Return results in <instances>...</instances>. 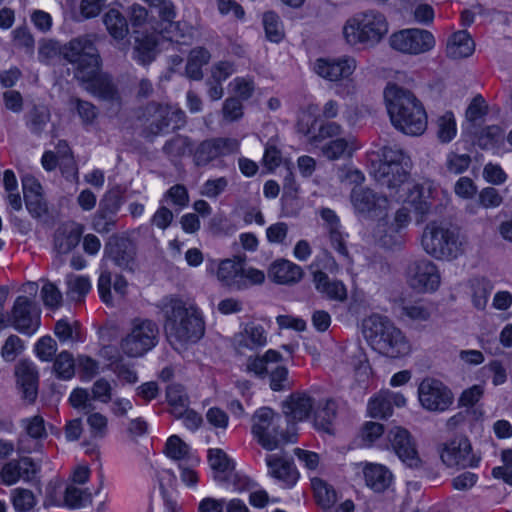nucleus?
<instances>
[{"mask_svg":"<svg viewBox=\"0 0 512 512\" xmlns=\"http://www.w3.org/2000/svg\"><path fill=\"white\" fill-rule=\"evenodd\" d=\"M316 400L307 393H295L283 403L289 421L311 420Z\"/></svg>","mask_w":512,"mask_h":512,"instance_id":"393cba45","label":"nucleus"},{"mask_svg":"<svg viewBox=\"0 0 512 512\" xmlns=\"http://www.w3.org/2000/svg\"><path fill=\"white\" fill-rule=\"evenodd\" d=\"M281 416L269 407H261L255 411L251 419V433L257 443L268 451L294 442L280 431Z\"/></svg>","mask_w":512,"mask_h":512,"instance_id":"9d476101","label":"nucleus"},{"mask_svg":"<svg viewBox=\"0 0 512 512\" xmlns=\"http://www.w3.org/2000/svg\"><path fill=\"white\" fill-rule=\"evenodd\" d=\"M22 188L26 207L33 217H40L46 210L42 199V186L39 180L31 175L25 174L21 178Z\"/></svg>","mask_w":512,"mask_h":512,"instance_id":"a878e982","label":"nucleus"},{"mask_svg":"<svg viewBox=\"0 0 512 512\" xmlns=\"http://www.w3.org/2000/svg\"><path fill=\"white\" fill-rule=\"evenodd\" d=\"M10 317V326L22 334L33 335L40 326V311L27 296L16 298Z\"/></svg>","mask_w":512,"mask_h":512,"instance_id":"a211bd4d","label":"nucleus"},{"mask_svg":"<svg viewBox=\"0 0 512 512\" xmlns=\"http://www.w3.org/2000/svg\"><path fill=\"white\" fill-rule=\"evenodd\" d=\"M60 53L75 65V77L85 90L105 100L116 98L117 91L110 76L100 70V55L90 36L72 39L63 48L52 40L43 42L39 47V59L42 62H48Z\"/></svg>","mask_w":512,"mask_h":512,"instance_id":"f03ea898","label":"nucleus"},{"mask_svg":"<svg viewBox=\"0 0 512 512\" xmlns=\"http://www.w3.org/2000/svg\"><path fill=\"white\" fill-rule=\"evenodd\" d=\"M313 283L315 289L325 298L343 302L347 299V288L340 280H332L323 271H315L313 273Z\"/></svg>","mask_w":512,"mask_h":512,"instance_id":"cd10ccee","label":"nucleus"},{"mask_svg":"<svg viewBox=\"0 0 512 512\" xmlns=\"http://www.w3.org/2000/svg\"><path fill=\"white\" fill-rule=\"evenodd\" d=\"M366 485L375 492L388 489L393 481L391 471L384 465L372 462L360 463Z\"/></svg>","mask_w":512,"mask_h":512,"instance_id":"bb28decb","label":"nucleus"},{"mask_svg":"<svg viewBox=\"0 0 512 512\" xmlns=\"http://www.w3.org/2000/svg\"><path fill=\"white\" fill-rule=\"evenodd\" d=\"M159 328L149 319H134L120 342L121 351L128 357H141L158 342Z\"/></svg>","mask_w":512,"mask_h":512,"instance_id":"9b49d317","label":"nucleus"},{"mask_svg":"<svg viewBox=\"0 0 512 512\" xmlns=\"http://www.w3.org/2000/svg\"><path fill=\"white\" fill-rule=\"evenodd\" d=\"M228 89L232 97L247 101L253 97L256 90L254 77L250 75L237 76L229 82Z\"/></svg>","mask_w":512,"mask_h":512,"instance_id":"a18cd8bd","label":"nucleus"},{"mask_svg":"<svg viewBox=\"0 0 512 512\" xmlns=\"http://www.w3.org/2000/svg\"><path fill=\"white\" fill-rule=\"evenodd\" d=\"M54 369L57 375L64 379H71L74 375L75 362L72 354L67 351L61 352L55 359Z\"/></svg>","mask_w":512,"mask_h":512,"instance_id":"052dcab7","label":"nucleus"},{"mask_svg":"<svg viewBox=\"0 0 512 512\" xmlns=\"http://www.w3.org/2000/svg\"><path fill=\"white\" fill-rule=\"evenodd\" d=\"M362 333L371 348L386 357L402 358L412 351L406 335L386 316L372 314L365 318Z\"/></svg>","mask_w":512,"mask_h":512,"instance_id":"20e7f679","label":"nucleus"},{"mask_svg":"<svg viewBox=\"0 0 512 512\" xmlns=\"http://www.w3.org/2000/svg\"><path fill=\"white\" fill-rule=\"evenodd\" d=\"M406 405L404 394L385 389L370 398L367 411L372 418H387L392 415L394 407L402 408Z\"/></svg>","mask_w":512,"mask_h":512,"instance_id":"5701e85b","label":"nucleus"},{"mask_svg":"<svg viewBox=\"0 0 512 512\" xmlns=\"http://www.w3.org/2000/svg\"><path fill=\"white\" fill-rule=\"evenodd\" d=\"M348 234L342 231V228L334 229L329 232L331 246L339 255V261L342 266L349 270L352 266V258L347 248Z\"/></svg>","mask_w":512,"mask_h":512,"instance_id":"49530a36","label":"nucleus"},{"mask_svg":"<svg viewBox=\"0 0 512 512\" xmlns=\"http://www.w3.org/2000/svg\"><path fill=\"white\" fill-rule=\"evenodd\" d=\"M471 163V157L468 154H459L449 152L446 157L447 170L453 174H461L465 172Z\"/></svg>","mask_w":512,"mask_h":512,"instance_id":"774afa93","label":"nucleus"},{"mask_svg":"<svg viewBox=\"0 0 512 512\" xmlns=\"http://www.w3.org/2000/svg\"><path fill=\"white\" fill-rule=\"evenodd\" d=\"M130 22L136 34L132 57L141 65L150 64L158 53V35L152 31L154 21L148 18L144 7L135 4L130 10Z\"/></svg>","mask_w":512,"mask_h":512,"instance_id":"1a4fd4ad","label":"nucleus"},{"mask_svg":"<svg viewBox=\"0 0 512 512\" xmlns=\"http://www.w3.org/2000/svg\"><path fill=\"white\" fill-rule=\"evenodd\" d=\"M236 72V64L229 60L215 62L210 68V78L223 83Z\"/></svg>","mask_w":512,"mask_h":512,"instance_id":"69168bd1","label":"nucleus"},{"mask_svg":"<svg viewBox=\"0 0 512 512\" xmlns=\"http://www.w3.org/2000/svg\"><path fill=\"white\" fill-rule=\"evenodd\" d=\"M238 98L229 96L222 105V116L227 122H236L244 116V105Z\"/></svg>","mask_w":512,"mask_h":512,"instance_id":"bf43d9fd","label":"nucleus"},{"mask_svg":"<svg viewBox=\"0 0 512 512\" xmlns=\"http://www.w3.org/2000/svg\"><path fill=\"white\" fill-rule=\"evenodd\" d=\"M195 28L184 21H175L162 34V38L180 43H188L194 38Z\"/></svg>","mask_w":512,"mask_h":512,"instance_id":"09e8293b","label":"nucleus"},{"mask_svg":"<svg viewBox=\"0 0 512 512\" xmlns=\"http://www.w3.org/2000/svg\"><path fill=\"white\" fill-rule=\"evenodd\" d=\"M184 112L171 105L149 103L142 117L149 124L152 134H159L169 129H178L184 123Z\"/></svg>","mask_w":512,"mask_h":512,"instance_id":"2eb2a0df","label":"nucleus"},{"mask_svg":"<svg viewBox=\"0 0 512 512\" xmlns=\"http://www.w3.org/2000/svg\"><path fill=\"white\" fill-rule=\"evenodd\" d=\"M342 133V127L336 122H324L319 126L318 132L310 138L311 144H317L325 139L338 138Z\"/></svg>","mask_w":512,"mask_h":512,"instance_id":"338daca9","label":"nucleus"},{"mask_svg":"<svg viewBox=\"0 0 512 512\" xmlns=\"http://www.w3.org/2000/svg\"><path fill=\"white\" fill-rule=\"evenodd\" d=\"M480 147L491 150L494 154H503L507 150L505 148V137L499 126H489L484 129L478 138Z\"/></svg>","mask_w":512,"mask_h":512,"instance_id":"ea45409f","label":"nucleus"},{"mask_svg":"<svg viewBox=\"0 0 512 512\" xmlns=\"http://www.w3.org/2000/svg\"><path fill=\"white\" fill-rule=\"evenodd\" d=\"M207 273L231 290H245L253 285L262 284L265 273L257 268L247 266L239 257L210 260L206 266Z\"/></svg>","mask_w":512,"mask_h":512,"instance_id":"6e6552de","label":"nucleus"},{"mask_svg":"<svg viewBox=\"0 0 512 512\" xmlns=\"http://www.w3.org/2000/svg\"><path fill=\"white\" fill-rule=\"evenodd\" d=\"M392 49L408 55H420L434 49V35L420 28H406L393 33L389 39Z\"/></svg>","mask_w":512,"mask_h":512,"instance_id":"f8f14e48","label":"nucleus"},{"mask_svg":"<svg viewBox=\"0 0 512 512\" xmlns=\"http://www.w3.org/2000/svg\"><path fill=\"white\" fill-rule=\"evenodd\" d=\"M370 174L382 186L390 190V196L403 201L404 206L397 210L392 223L385 217L378 222L374 238L382 246L391 248L403 242L401 230L410 222L413 209L417 223L423 222L432 208L434 189L431 184H413L409 181L410 157L397 146H384L369 155Z\"/></svg>","mask_w":512,"mask_h":512,"instance_id":"f257e3e1","label":"nucleus"},{"mask_svg":"<svg viewBox=\"0 0 512 512\" xmlns=\"http://www.w3.org/2000/svg\"><path fill=\"white\" fill-rule=\"evenodd\" d=\"M351 203L358 214L366 218L386 217L389 201L369 188L355 187L351 192Z\"/></svg>","mask_w":512,"mask_h":512,"instance_id":"f3484780","label":"nucleus"},{"mask_svg":"<svg viewBox=\"0 0 512 512\" xmlns=\"http://www.w3.org/2000/svg\"><path fill=\"white\" fill-rule=\"evenodd\" d=\"M165 455L178 464L199 465L200 459L191 447L177 435L170 436L165 444Z\"/></svg>","mask_w":512,"mask_h":512,"instance_id":"2f4dec72","label":"nucleus"},{"mask_svg":"<svg viewBox=\"0 0 512 512\" xmlns=\"http://www.w3.org/2000/svg\"><path fill=\"white\" fill-rule=\"evenodd\" d=\"M64 506L72 509H77L85 506L90 500V495L84 490L69 486L66 488L64 496Z\"/></svg>","mask_w":512,"mask_h":512,"instance_id":"e2e57ef3","label":"nucleus"},{"mask_svg":"<svg viewBox=\"0 0 512 512\" xmlns=\"http://www.w3.org/2000/svg\"><path fill=\"white\" fill-rule=\"evenodd\" d=\"M440 457L447 467H477L480 457L473 453L471 443L466 437H456L446 443Z\"/></svg>","mask_w":512,"mask_h":512,"instance_id":"6ab92c4d","label":"nucleus"},{"mask_svg":"<svg viewBox=\"0 0 512 512\" xmlns=\"http://www.w3.org/2000/svg\"><path fill=\"white\" fill-rule=\"evenodd\" d=\"M406 282L415 292L430 294L439 289L441 274L435 263L428 259H419L408 265Z\"/></svg>","mask_w":512,"mask_h":512,"instance_id":"4468645a","label":"nucleus"},{"mask_svg":"<svg viewBox=\"0 0 512 512\" xmlns=\"http://www.w3.org/2000/svg\"><path fill=\"white\" fill-rule=\"evenodd\" d=\"M390 25L386 15L376 9H368L349 17L343 27L342 36L350 47L373 48L387 36Z\"/></svg>","mask_w":512,"mask_h":512,"instance_id":"423d86ee","label":"nucleus"},{"mask_svg":"<svg viewBox=\"0 0 512 512\" xmlns=\"http://www.w3.org/2000/svg\"><path fill=\"white\" fill-rule=\"evenodd\" d=\"M17 383L21 386L24 397L33 400L37 394L38 387V371L33 362L23 360L16 366Z\"/></svg>","mask_w":512,"mask_h":512,"instance_id":"7c9ffc66","label":"nucleus"},{"mask_svg":"<svg viewBox=\"0 0 512 512\" xmlns=\"http://www.w3.org/2000/svg\"><path fill=\"white\" fill-rule=\"evenodd\" d=\"M318 113V105L313 102H308L301 106L297 113V131L307 136L309 140L314 134L313 130L317 122Z\"/></svg>","mask_w":512,"mask_h":512,"instance_id":"58836bf2","label":"nucleus"},{"mask_svg":"<svg viewBox=\"0 0 512 512\" xmlns=\"http://www.w3.org/2000/svg\"><path fill=\"white\" fill-rule=\"evenodd\" d=\"M434 130L436 138L441 144L452 142L458 133L454 113L452 111H445L438 115L434 121Z\"/></svg>","mask_w":512,"mask_h":512,"instance_id":"4c0bfd02","label":"nucleus"},{"mask_svg":"<svg viewBox=\"0 0 512 512\" xmlns=\"http://www.w3.org/2000/svg\"><path fill=\"white\" fill-rule=\"evenodd\" d=\"M336 416V403L332 399L316 401L311 421L313 426L324 432L331 431V425Z\"/></svg>","mask_w":512,"mask_h":512,"instance_id":"f704fd0d","label":"nucleus"},{"mask_svg":"<svg viewBox=\"0 0 512 512\" xmlns=\"http://www.w3.org/2000/svg\"><path fill=\"white\" fill-rule=\"evenodd\" d=\"M263 25L266 37L269 41L279 43L284 37L283 25L280 17L273 11L263 15Z\"/></svg>","mask_w":512,"mask_h":512,"instance_id":"603ef678","label":"nucleus"},{"mask_svg":"<svg viewBox=\"0 0 512 512\" xmlns=\"http://www.w3.org/2000/svg\"><path fill=\"white\" fill-rule=\"evenodd\" d=\"M421 246L434 259L445 261L455 260L465 251L459 233L442 221H431L425 226Z\"/></svg>","mask_w":512,"mask_h":512,"instance_id":"0eeeda50","label":"nucleus"},{"mask_svg":"<svg viewBox=\"0 0 512 512\" xmlns=\"http://www.w3.org/2000/svg\"><path fill=\"white\" fill-rule=\"evenodd\" d=\"M386 448H392L399 459L409 467H418L420 458L415 443L409 431L400 426H394L386 434Z\"/></svg>","mask_w":512,"mask_h":512,"instance_id":"412c9836","label":"nucleus"},{"mask_svg":"<svg viewBox=\"0 0 512 512\" xmlns=\"http://www.w3.org/2000/svg\"><path fill=\"white\" fill-rule=\"evenodd\" d=\"M22 428L32 439L41 440L47 437L45 420L40 415H34L22 420Z\"/></svg>","mask_w":512,"mask_h":512,"instance_id":"5fc2aeb1","label":"nucleus"},{"mask_svg":"<svg viewBox=\"0 0 512 512\" xmlns=\"http://www.w3.org/2000/svg\"><path fill=\"white\" fill-rule=\"evenodd\" d=\"M24 350V342L16 335H10L4 342L0 355L6 362H13Z\"/></svg>","mask_w":512,"mask_h":512,"instance_id":"680f3d73","label":"nucleus"},{"mask_svg":"<svg viewBox=\"0 0 512 512\" xmlns=\"http://www.w3.org/2000/svg\"><path fill=\"white\" fill-rule=\"evenodd\" d=\"M417 397L423 409L438 413L448 410L454 401L450 388L433 377H426L419 383Z\"/></svg>","mask_w":512,"mask_h":512,"instance_id":"ddd939ff","label":"nucleus"},{"mask_svg":"<svg viewBox=\"0 0 512 512\" xmlns=\"http://www.w3.org/2000/svg\"><path fill=\"white\" fill-rule=\"evenodd\" d=\"M267 473L283 489L292 488L299 473L293 462L280 454H269L265 458Z\"/></svg>","mask_w":512,"mask_h":512,"instance_id":"4be33fe9","label":"nucleus"},{"mask_svg":"<svg viewBox=\"0 0 512 512\" xmlns=\"http://www.w3.org/2000/svg\"><path fill=\"white\" fill-rule=\"evenodd\" d=\"M211 60L210 51L202 46L194 47L187 56L185 67L186 76L189 79L199 81L203 78V67Z\"/></svg>","mask_w":512,"mask_h":512,"instance_id":"e433bc0d","label":"nucleus"},{"mask_svg":"<svg viewBox=\"0 0 512 512\" xmlns=\"http://www.w3.org/2000/svg\"><path fill=\"white\" fill-rule=\"evenodd\" d=\"M103 22L111 37L123 40L128 35L126 18L117 9H110L103 17Z\"/></svg>","mask_w":512,"mask_h":512,"instance_id":"37998d69","label":"nucleus"},{"mask_svg":"<svg viewBox=\"0 0 512 512\" xmlns=\"http://www.w3.org/2000/svg\"><path fill=\"white\" fill-rule=\"evenodd\" d=\"M54 333L61 342H82L84 340L79 322H70L66 318L60 319L56 322Z\"/></svg>","mask_w":512,"mask_h":512,"instance_id":"de8ad7c7","label":"nucleus"},{"mask_svg":"<svg viewBox=\"0 0 512 512\" xmlns=\"http://www.w3.org/2000/svg\"><path fill=\"white\" fill-rule=\"evenodd\" d=\"M159 21H154L152 31L156 32L158 37L169 28V24H173L176 18V9L171 1L162 0L158 5Z\"/></svg>","mask_w":512,"mask_h":512,"instance_id":"8fccbe9b","label":"nucleus"},{"mask_svg":"<svg viewBox=\"0 0 512 512\" xmlns=\"http://www.w3.org/2000/svg\"><path fill=\"white\" fill-rule=\"evenodd\" d=\"M82 228L75 224H66L59 227L55 233L54 246L58 253L67 254L79 243Z\"/></svg>","mask_w":512,"mask_h":512,"instance_id":"72a5a7b5","label":"nucleus"},{"mask_svg":"<svg viewBox=\"0 0 512 512\" xmlns=\"http://www.w3.org/2000/svg\"><path fill=\"white\" fill-rule=\"evenodd\" d=\"M356 68L357 60L350 55H342L335 58H318L312 65L315 74L332 82L349 80Z\"/></svg>","mask_w":512,"mask_h":512,"instance_id":"dca6fc26","label":"nucleus"},{"mask_svg":"<svg viewBox=\"0 0 512 512\" xmlns=\"http://www.w3.org/2000/svg\"><path fill=\"white\" fill-rule=\"evenodd\" d=\"M89 433L93 439H103L108 434V418L99 413L92 412L86 419Z\"/></svg>","mask_w":512,"mask_h":512,"instance_id":"6e6d98bb","label":"nucleus"},{"mask_svg":"<svg viewBox=\"0 0 512 512\" xmlns=\"http://www.w3.org/2000/svg\"><path fill=\"white\" fill-rule=\"evenodd\" d=\"M167 401L171 407V413L176 417L181 415L188 408L189 399L183 387L178 384L170 385L167 388Z\"/></svg>","mask_w":512,"mask_h":512,"instance_id":"3c124183","label":"nucleus"},{"mask_svg":"<svg viewBox=\"0 0 512 512\" xmlns=\"http://www.w3.org/2000/svg\"><path fill=\"white\" fill-rule=\"evenodd\" d=\"M359 148L360 145L357 139L351 134H346L325 143L321 151L323 156L327 159L338 160L340 158L351 157Z\"/></svg>","mask_w":512,"mask_h":512,"instance_id":"c85d7f7f","label":"nucleus"},{"mask_svg":"<svg viewBox=\"0 0 512 512\" xmlns=\"http://www.w3.org/2000/svg\"><path fill=\"white\" fill-rule=\"evenodd\" d=\"M268 276L276 283L291 284L302 279L303 270L299 265L289 260L280 259L270 265Z\"/></svg>","mask_w":512,"mask_h":512,"instance_id":"473e14b6","label":"nucleus"},{"mask_svg":"<svg viewBox=\"0 0 512 512\" xmlns=\"http://www.w3.org/2000/svg\"><path fill=\"white\" fill-rule=\"evenodd\" d=\"M403 315L415 322L428 321L432 314V305L423 302L404 304Z\"/></svg>","mask_w":512,"mask_h":512,"instance_id":"13d9d810","label":"nucleus"},{"mask_svg":"<svg viewBox=\"0 0 512 512\" xmlns=\"http://www.w3.org/2000/svg\"><path fill=\"white\" fill-rule=\"evenodd\" d=\"M282 356L276 350L269 349L262 357L250 358L247 362V370L258 377L268 375L271 365L280 363Z\"/></svg>","mask_w":512,"mask_h":512,"instance_id":"79ce46f5","label":"nucleus"},{"mask_svg":"<svg viewBox=\"0 0 512 512\" xmlns=\"http://www.w3.org/2000/svg\"><path fill=\"white\" fill-rule=\"evenodd\" d=\"M11 501L17 512H28L36 504L32 491L24 488H15L11 491Z\"/></svg>","mask_w":512,"mask_h":512,"instance_id":"864d4df0","label":"nucleus"},{"mask_svg":"<svg viewBox=\"0 0 512 512\" xmlns=\"http://www.w3.org/2000/svg\"><path fill=\"white\" fill-rule=\"evenodd\" d=\"M240 141L235 138H214L202 142L195 151L194 159L198 166L207 165L222 157L237 154Z\"/></svg>","mask_w":512,"mask_h":512,"instance_id":"aec40b11","label":"nucleus"},{"mask_svg":"<svg viewBox=\"0 0 512 512\" xmlns=\"http://www.w3.org/2000/svg\"><path fill=\"white\" fill-rule=\"evenodd\" d=\"M165 332L175 350L197 342L204 333V323L198 308L181 300H172L166 309Z\"/></svg>","mask_w":512,"mask_h":512,"instance_id":"39448f33","label":"nucleus"},{"mask_svg":"<svg viewBox=\"0 0 512 512\" xmlns=\"http://www.w3.org/2000/svg\"><path fill=\"white\" fill-rule=\"evenodd\" d=\"M474 50V40L467 31L454 32L447 39L445 53L451 59L458 60L470 57Z\"/></svg>","mask_w":512,"mask_h":512,"instance_id":"c756f323","label":"nucleus"},{"mask_svg":"<svg viewBox=\"0 0 512 512\" xmlns=\"http://www.w3.org/2000/svg\"><path fill=\"white\" fill-rule=\"evenodd\" d=\"M164 502V512H181V507L175 498L167 491L175 482V474L171 470L163 469L156 474Z\"/></svg>","mask_w":512,"mask_h":512,"instance_id":"a19ab883","label":"nucleus"},{"mask_svg":"<svg viewBox=\"0 0 512 512\" xmlns=\"http://www.w3.org/2000/svg\"><path fill=\"white\" fill-rule=\"evenodd\" d=\"M472 302L476 309L483 310L492 291V285L485 279L476 280L472 284Z\"/></svg>","mask_w":512,"mask_h":512,"instance_id":"4d7b16f0","label":"nucleus"},{"mask_svg":"<svg viewBox=\"0 0 512 512\" xmlns=\"http://www.w3.org/2000/svg\"><path fill=\"white\" fill-rule=\"evenodd\" d=\"M383 95L391 123L397 130L410 136H419L426 131V111L412 92L388 83Z\"/></svg>","mask_w":512,"mask_h":512,"instance_id":"7ed1b4c3","label":"nucleus"},{"mask_svg":"<svg viewBox=\"0 0 512 512\" xmlns=\"http://www.w3.org/2000/svg\"><path fill=\"white\" fill-rule=\"evenodd\" d=\"M68 294L72 298H80L91 289L90 279L83 275H71L67 279Z\"/></svg>","mask_w":512,"mask_h":512,"instance_id":"0e129e2a","label":"nucleus"},{"mask_svg":"<svg viewBox=\"0 0 512 512\" xmlns=\"http://www.w3.org/2000/svg\"><path fill=\"white\" fill-rule=\"evenodd\" d=\"M232 344L239 352L263 347L267 344V332L260 324L246 323L239 332L234 334Z\"/></svg>","mask_w":512,"mask_h":512,"instance_id":"b1692460","label":"nucleus"},{"mask_svg":"<svg viewBox=\"0 0 512 512\" xmlns=\"http://www.w3.org/2000/svg\"><path fill=\"white\" fill-rule=\"evenodd\" d=\"M312 488L314 491L315 499L318 505L324 510L328 511L336 504L338 496L332 486L319 478L312 479Z\"/></svg>","mask_w":512,"mask_h":512,"instance_id":"c03bdc74","label":"nucleus"},{"mask_svg":"<svg viewBox=\"0 0 512 512\" xmlns=\"http://www.w3.org/2000/svg\"><path fill=\"white\" fill-rule=\"evenodd\" d=\"M208 462L214 472V478L218 481L228 480L235 468L233 460L219 448L208 450Z\"/></svg>","mask_w":512,"mask_h":512,"instance_id":"c9c22d12","label":"nucleus"}]
</instances>
